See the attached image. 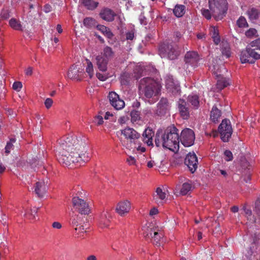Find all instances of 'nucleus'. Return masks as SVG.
<instances>
[{"mask_svg": "<svg viewBox=\"0 0 260 260\" xmlns=\"http://www.w3.org/2000/svg\"><path fill=\"white\" fill-rule=\"evenodd\" d=\"M57 158L59 163L70 166L76 162L84 163L90 159L84 140L69 136L59 141Z\"/></svg>", "mask_w": 260, "mask_h": 260, "instance_id": "1", "label": "nucleus"}, {"mask_svg": "<svg viewBox=\"0 0 260 260\" xmlns=\"http://www.w3.org/2000/svg\"><path fill=\"white\" fill-rule=\"evenodd\" d=\"M155 143L157 147L162 146L172 151L179 149V135L178 129L174 126L167 127L164 133H156Z\"/></svg>", "mask_w": 260, "mask_h": 260, "instance_id": "2", "label": "nucleus"}, {"mask_svg": "<svg viewBox=\"0 0 260 260\" xmlns=\"http://www.w3.org/2000/svg\"><path fill=\"white\" fill-rule=\"evenodd\" d=\"M161 87L158 82L150 77L141 79L139 85V90L147 99L157 96L160 92Z\"/></svg>", "mask_w": 260, "mask_h": 260, "instance_id": "3", "label": "nucleus"}, {"mask_svg": "<svg viewBox=\"0 0 260 260\" xmlns=\"http://www.w3.org/2000/svg\"><path fill=\"white\" fill-rule=\"evenodd\" d=\"M121 135L123 138H121L120 141L122 146L127 149H131L135 146L136 143L139 142L141 135L135 129L129 127L120 130Z\"/></svg>", "mask_w": 260, "mask_h": 260, "instance_id": "4", "label": "nucleus"}, {"mask_svg": "<svg viewBox=\"0 0 260 260\" xmlns=\"http://www.w3.org/2000/svg\"><path fill=\"white\" fill-rule=\"evenodd\" d=\"M158 52L161 58L174 60L179 56L180 51L175 43L164 42L159 45Z\"/></svg>", "mask_w": 260, "mask_h": 260, "instance_id": "5", "label": "nucleus"}, {"mask_svg": "<svg viewBox=\"0 0 260 260\" xmlns=\"http://www.w3.org/2000/svg\"><path fill=\"white\" fill-rule=\"evenodd\" d=\"M209 5L212 15L216 21L225 16L228 9L226 0H209Z\"/></svg>", "mask_w": 260, "mask_h": 260, "instance_id": "6", "label": "nucleus"}, {"mask_svg": "<svg viewBox=\"0 0 260 260\" xmlns=\"http://www.w3.org/2000/svg\"><path fill=\"white\" fill-rule=\"evenodd\" d=\"M243 210L244 211L245 215L248 222L247 224L250 225L254 223L257 229H260V198H258L255 202V211L259 216L258 219H256L252 215L250 209L247 208L246 205L243 207Z\"/></svg>", "mask_w": 260, "mask_h": 260, "instance_id": "7", "label": "nucleus"}, {"mask_svg": "<svg viewBox=\"0 0 260 260\" xmlns=\"http://www.w3.org/2000/svg\"><path fill=\"white\" fill-rule=\"evenodd\" d=\"M218 132L220 135V138L224 142L229 141L233 133V128L230 120L224 119L218 126Z\"/></svg>", "mask_w": 260, "mask_h": 260, "instance_id": "8", "label": "nucleus"}, {"mask_svg": "<svg viewBox=\"0 0 260 260\" xmlns=\"http://www.w3.org/2000/svg\"><path fill=\"white\" fill-rule=\"evenodd\" d=\"M260 253V232L254 234L253 242L248 247L244 253L245 256L249 260H251L252 256Z\"/></svg>", "mask_w": 260, "mask_h": 260, "instance_id": "9", "label": "nucleus"}, {"mask_svg": "<svg viewBox=\"0 0 260 260\" xmlns=\"http://www.w3.org/2000/svg\"><path fill=\"white\" fill-rule=\"evenodd\" d=\"M180 141L185 147H190L194 144L195 135L190 128L183 129L180 135Z\"/></svg>", "mask_w": 260, "mask_h": 260, "instance_id": "10", "label": "nucleus"}, {"mask_svg": "<svg viewBox=\"0 0 260 260\" xmlns=\"http://www.w3.org/2000/svg\"><path fill=\"white\" fill-rule=\"evenodd\" d=\"M74 207L78 210L81 214H88L90 212V209L88 204L84 200L78 197H74L72 199Z\"/></svg>", "mask_w": 260, "mask_h": 260, "instance_id": "11", "label": "nucleus"}, {"mask_svg": "<svg viewBox=\"0 0 260 260\" xmlns=\"http://www.w3.org/2000/svg\"><path fill=\"white\" fill-rule=\"evenodd\" d=\"M201 58L197 52L188 51L185 55L184 61L187 67L190 66L193 68L198 67Z\"/></svg>", "mask_w": 260, "mask_h": 260, "instance_id": "12", "label": "nucleus"}, {"mask_svg": "<svg viewBox=\"0 0 260 260\" xmlns=\"http://www.w3.org/2000/svg\"><path fill=\"white\" fill-rule=\"evenodd\" d=\"M84 74L83 69L78 67V65L73 64L69 70L68 76L71 79L80 81L84 78Z\"/></svg>", "mask_w": 260, "mask_h": 260, "instance_id": "13", "label": "nucleus"}, {"mask_svg": "<svg viewBox=\"0 0 260 260\" xmlns=\"http://www.w3.org/2000/svg\"><path fill=\"white\" fill-rule=\"evenodd\" d=\"M240 59L242 63H254L256 60L248 46L245 49L242 50L240 54Z\"/></svg>", "mask_w": 260, "mask_h": 260, "instance_id": "14", "label": "nucleus"}, {"mask_svg": "<svg viewBox=\"0 0 260 260\" xmlns=\"http://www.w3.org/2000/svg\"><path fill=\"white\" fill-rule=\"evenodd\" d=\"M110 103L112 107L116 110H120L125 106V103L114 91L110 92L108 95Z\"/></svg>", "mask_w": 260, "mask_h": 260, "instance_id": "15", "label": "nucleus"}, {"mask_svg": "<svg viewBox=\"0 0 260 260\" xmlns=\"http://www.w3.org/2000/svg\"><path fill=\"white\" fill-rule=\"evenodd\" d=\"M184 164L187 166L189 170L193 173L198 168V160L196 155L193 153H188L184 160Z\"/></svg>", "mask_w": 260, "mask_h": 260, "instance_id": "16", "label": "nucleus"}, {"mask_svg": "<svg viewBox=\"0 0 260 260\" xmlns=\"http://www.w3.org/2000/svg\"><path fill=\"white\" fill-rule=\"evenodd\" d=\"M169 103L166 98H162L157 105L156 114L158 116L164 115L169 110Z\"/></svg>", "mask_w": 260, "mask_h": 260, "instance_id": "17", "label": "nucleus"}, {"mask_svg": "<svg viewBox=\"0 0 260 260\" xmlns=\"http://www.w3.org/2000/svg\"><path fill=\"white\" fill-rule=\"evenodd\" d=\"M131 209V203L127 201H123L119 202L116 206V212L120 216H124L128 213Z\"/></svg>", "mask_w": 260, "mask_h": 260, "instance_id": "18", "label": "nucleus"}, {"mask_svg": "<svg viewBox=\"0 0 260 260\" xmlns=\"http://www.w3.org/2000/svg\"><path fill=\"white\" fill-rule=\"evenodd\" d=\"M178 108L181 116L184 119H187L189 116V109L185 100L180 99L178 102Z\"/></svg>", "mask_w": 260, "mask_h": 260, "instance_id": "19", "label": "nucleus"}, {"mask_svg": "<svg viewBox=\"0 0 260 260\" xmlns=\"http://www.w3.org/2000/svg\"><path fill=\"white\" fill-rule=\"evenodd\" d=\"M100 16L103 20L108 22H111L114 20L116 14L112 10L106 8L101 11Z\"/></svg>", "mask_w": 260, "mask_h": 260, "instance_id": "20", "label": "nucleus"}, {"mask_svg": "<svg viewBox=\"0 0 260 260\" xmlns=\"http://www.w3.org/2000/svg\"><path fill=\"white\" fill-rule=\"evenodd\" d=\"M256 60L260 59V38L252 41L248 45Z\"/></svg>", "mask_w": 260, "mask_h": 260, "instance_id": "21", "label": "nucleus"}, {"mask_svg": "<svg viewBox=\"0 0 260 260\" xmlns=\"http://www.w3.org/2000/svg\"><path fill=\"white\" fill-rule=\"evenodd\" d=\"M47 185L44 181H41L36 182L35 187V191L39 197H43L47 191Z\"/></svg>", "mask_w": 260, "mask_h": 260, "instance_id": "22", "label": "nucleus"}, {"mask_svg": "<svg viewBox=\"0 0 260 260\" xmlns=\"http://www.w3.org/2000/svg\"><path fill=\"white\" fill-rule=\"evenodd\" d=\"M157 229L151 223H146L142 228L143 234L146 239H149Z\"/></svg>", "mask_w": 260, "mask_h": 260, "instance_id": "23", "label": "nucleus"}, {"mask_svg": "<svg viewBox=\"0 0 260 260\" xmlns=\"http://www.w3.org/2000/svg\"><path fill=\"white\" fill-rule=\"evenodd\" d=\"M111 217V216L108 210L104 211L99 219V224L101 227L103 228L109 226Z\"/></svg>", "mask_w": 260, "mask_h": 260, "instance_id": "24", "label": "nucleus"}, {"mask_svg": "<svg viewBox=\"0 0 260 260\" xmlns=\"http://www.w3.org/2000/svg\"><path fill=\"white\" fill-rule=\"evenodd\" d=\"M154 133L150 128H146L142 135V140L148 146H152V138Z\"/></svg>", "mask_w": 260, "mask_h": 260, "instance_id": "25", "label": "nucleus"}, {"mask_svg": "<svg viewBox=\"0 0 260 260\" xmlns=\"http://www.w3.org/2000/svg\"><path fill=\"white\" fill-rule=\"evenodd\" d=\"M163 237V233L161 232H158V230L156 229L150 239L153 244L159 246L162 242Z\"/></svg>", "mask_w": 260, "mask_h": 260, "instance_id": "26", "label": "nucleus"}, {"mask_svg": "<svg viewBox=\"0 0 260 260\" xmlns=\"http://www.w3.org/2000/svg\"><path fill=\"white\" fill-rule=\"evenodd\" d=\"M166 198V193L163 191L162 189L160 187L156 188L155 193L153 194V200L157 204L161 203L162 201Z\"/></svg>", "mask_w": 260, "mask_h": 260, "instance_id": "27", "label": "nucleus"}, {"mask_svg": "<svg viewBox=\"0 0 260 260\" xmlns=\"http://www.w3.org/2000/svg\"><path fill=\"white\" fill-rule=\"evenodd\" d=\"M246 14L251 21L256 20L260 16V10L256 8L250 7L247 11Z\"/></svg>", "mask_w": 260, "mask_h": 260, "instance_id": "28", "label": "nucleus"}, {"mask_svg": "<svg viewBox=\"0 0 260 260\" xmlns=\"http://www.w3.org/2000/svg\"><path fill=\"white\" fill-rule=\"evenodd\" d=\"M96 63L99 70L102 72H105L107 70V66L108 62V59L102 56H98L96 57Z\"/></svg>", "mask_w": 260, "mask_h": 260, "instance_id": "29", "label": "nucleus"}, {"mask_svg": "<svg viewBox=\"0 0 260 260\" xmlns=\"http://www.w3.org/2000/svg\"><path fill=\"white\" fill-rule=\"evenodd\" d=\"M210 34L214 43L218 45L220 42V38L219 35V30L217 27L211 26L210 28Z\"/></svg>", "mask_w": 260, "mask_h": 260, "instance_id": "30", "label": "nucleus"}, {"mask_svg": "<svg viewBox=\"0 0 260 260\" xmlns=\"http://www.w3.org/2000/svg\"><path fill=\"white\" fill-rule=\"evenodd\" d=\"M187 102L193 109H197L200 106L199 96L197 95H189L187 98Z\"/></svg>", "mask_w": 260, "mask_h": 260, "instance_id": "31", "label": "nucleus"}, {"mask_svg": "<svg viewBox=\"0 0 260 260\" xmlns=\"http://www.w3.org/2000/svg\"><path fill=\"white\" fill-rule=\"evenodd\" d=\"M80 1L81 4L89 10L95 9L99 5L98 2L93 0H80Z\"/></svg>", "mask_w": 260, "mask_h": 260, "instance_id": "32", "label": "nucleus"}, {"mask_svg": "<svg viewBox=\"0 0 260 260\" xmlns=\"http://www.w3.org/2000/svg\"><path fill=\"white\" fill-rule=\"evenodd\" d=\"M98 29L101 31L105 37H106L109 39H112L114 35L113 33L111 31L110 29L102 25H99L97 26Z\"/></svg>", "mask_w": 260, "mask_h": 260, "instance_id": "33", "label": "nucleus"}, {"mask_svg": "<svg viewBox=\"0 0 260 260\" xmlns=\"http://www.w3.org/2000/svg\"><path fill=\"white\" fill-rule=\"evenodd\" d=\"M185 12V6L183 5H177L173 9L174 14L177 17H182Z\"/></svg>", "mask_w": 260, "mask_h": 260, "instance_id": "34", "label": "nucleus"}, {"mask_svg": "<svg viewBox=\"0 0 260 260\" xmlns=\"http://www.w3.org/2000/svg\"><path fill=\"white\" fill-rule=\"evenodd\" d=\"M221 116V111L218 110L216 106H213L211 111V119L214 122L218 121Z\"/></svg>", "mask_w": 260, "mask_h": 260, "instance_id": "35", "label": "nucleus"}, {"mask_svg": "<svg viewBox=\"0 0 260 260\" xmlns=\"http://www.w3.org/2000/svg\"><path fill=\"white\" fill-rule=\"evenodd\" d=\"M229 80L223 77H219L217 82V87L221 90L229 85Z\"/></svg>", "mask_w": 260, "mask_h": 260, "instance_id": "36", "label": "nucleus"}, {"mask_svg": "<svg viewBox=\"0 0 260 260\" xmlns=\"http://www.w3.org/2000/svg\"><path fill=\"white\" fill-rule=\"evenodd\" d=\"M9 24L14 29L17 30H22V26L19 21L15 18H12L9 21Z\"/></svg>", "mask_w": 260, "mask_h": 260, "instance_id": "37", "label": "nucleus"}, {"mask_svg": "<svg viewBox=\"0 0 260 260\" xmlns=\"http://www.w3.org/2000/svg\"><path fill=\"white\" fill-rule=\"evenodd\" d=\"M84 25L88 28L93 27L95 25V20L91 17H86L83 20Z\"/></svg>", "mask_w": 260, "mask_h": 260, "instance_id": "38", "label": "nucleus"}, {"mask_svg": "<svg viewBox=\"0 0 260 260\" xmlns=\"http://www.w3.org/2000/svg\"><path fill=\"white\" fill-rule=\"evenodd\" d=\"M191 184L188 182L184 183L180 189V193L182 195L187 194L191 189Z\"/></svg>", "mask_w": 260, "mask_h": 260, "instance_id": "39", "label": "nucleus"}, {"mask_svg": "<svg viewBox=\"0 0 260 260\" xmlns=\"http://www.w3.org/2000/svg\"><path fill=\"white\" fill-rule=\"evenodd\" d=\"M103 52L105 58L108 60L112 58L114 55V52L112 49L108 46L106 47L104 49Z\"/></svg>", "mask_w": 260, "mask_h": 260, "instance_id": "40", "label": "nucleus"}, {"mask_svg": "<svg viewBox=\"0 0 260 260\" xmlns=\"http://www.w3.org/2000/svg\"><path fill=\"white\" fill-rule=\"evenodd\" d=\"M167 89L175 96H177L180 95V87L178 84H175L172 86V88H167Z\"/></svg>", "mask_w": 260, "mask_h": 260, "instance_id": "41", "label": "nucleus"}, {"mask_svg": "<svg viewBox=\"0 0 260 260\" xmlns=\"http://www.w3.org/2000/svg\"><path fill=\"white\" fill-rule=\"evenodd\" d=\"M221 53L222 55L225 56L226 58L230 57L231 55L230 48L227 43L222 44L221 47Z\"/></svg>", "mask_w": 260, "mask_h": 260, "instance_id": "42", "label": "nucleus"}, {"mask_svg": "<svg viewBox=\"0 0 260 260\" xmlns=\"http://www.w3.org/2000/svg\"><path fill=\"white\" fill-rule=\"evenodd\" d=\"M82 217L80 215H76L73 216L71 219V223L73 226H78L79 225L82 224Z\"/></svg>", "mask_w": 260, "mask_h": 260, "instance_id": "43", "label": "nucleus"}, {"mask_svg": "<svg viewBox=\"0 0 260 260\" xmlns=\"http://www.w3.org/2000/svg\"><path fill=\"white\" fill-rule=\"evenodd\" d=\"M87 67L86 68V72L88 74L90 78H91L93 75V68L92 62L88 59H86Z\"/></svg>", "mask_w": 260, "mask_h": 260, "instance_id": "44", "label": "nucleus"}, {"mask_svg": "<svg viewBox=\"0 0 260 260\" xmlns=\"http://www.w3.org/2000/svg\"><path fill=\"white\" fill-rule=\"evenodd\" d=\"M237 25L240 28L247 27L248 26V24L246 19L243 16L240 17L237 20Z\"/></svg>", "mask_w": 260, "mask_h": 260, "instance_id": "45", "label": "nucleus"}, {"mask_svg": "<svg viewBox=\"0 0 260 260\" xmlns=\"http://www.w3.org/2000/svg\"><path fill=\"white\" fill-rule=\"evenodd\" d=\"M16 141L15 139L12 138L9 142H7V145L5 147V153L6 154H8L11 152V150L13 148V143Z\"/></svg>", "mask_w": 260, "mask_h": 260, "instance_id": "46", "label": "nucleus"}, {"mask_svg": "<svg viewBox=\"0 0 260 260\" xmlns=\"http://www.w3.org/2000/svg\"><path fill=\"white\" fill-rule=\"evenodd\" d=\"M88 228V224L87 222H83V223L79 225L75 228L76 231H78L79 233H85L86 230Z\"/></svg>", "mask_w": 260, "mask_h": 260, "instance_id": "47", "label": "nucleus"}, {"mask_svg": "<svg viewBox=\"0 0 260 260\" xmlns=\"http://www.w3.org/2000/svg\"><path fill=\"white\" fill-rule=\"evenodd\" d=\"M176 84L174 82L173 77L170 75H168L166 77V86L167 88H172V86Z\"/></svg>", "mask_w": 260, "mask_h": 260, "instance_id": "48", "label": "nucleus"}, {"mask_svg": "<svg viewBox=\"0 0 260 260\" xmlns=\"http://www.w3.org/2000/svg\"><path fill=\"white\" fill-rule=\"evenodd\" d=\"M131 119L133 122L137 121L140 118L139 112L136 110H133L131 113Z\"/></svg>", "mask_w": 260, "mask_h": 260, "instance_id": "49", "label": "nucleus"}, {"mask_svg": "<svg viewBox=\"0 0 260 260\" xmlns=\"http://www.w3.org/2000/svg\"><path fill=\"white\" fill-rule=\"evenodd\" d=\"M93 122L97 126L101 125L104 122L103 116L101 115H96L94 117Z\"/></svg>", "mask_w": 260, "mask_h": 260, "instance_id": "50", "label": "nucleus"}, {"mask_svg": "<svg viewBox=\"0 0 260 260\" xmlns=\"http://www.w3.org/2000/svg\"><path fill=\"white\" fill-rule=\"evenodd\" d=\"M257 30L255 28H250L245 32V35L248 38H251L256 35Z\"/></svg>", "mask_w": 260, "mask_h": 260, "instance_id": "51", "label": "nucleus"}, {"mask_svg": "<svg viewBox=\"0 0 260 260\" xmlns=\"http://www.w3.org/2000/svg\"><path fill=\"white\" fill-rule=\"evenodd\" d=\"M224 159L226 161H229L233 159V154L232 152L229 150H226L224 152Z\"/></svg>", "mask_w": 260, "mask_h": 260, "instance_id": "52", "label": "nucleus"}, {"mask_svg": "<svg viewBox=\"0 0 260 260\" xmlns=\"http://www.w3.org/2000/svg\"><path fill=\"white\" fill-rule=\"evenodd\" d=\"M202 14L207 19L209 20L211 18V14L210 11L208 9H203L201 10Z\"/></svg>", "mask_w": 260, "mask_h": 260, "instance_id": "53", "label": "nucleus"}, {"mask_svg": "<svg viewBox=\"0 0 260 260\" xmlns=\"http://www.w3.org/2000/svg\"><path fill=\"white\" fill-rule=\"evenodd\" d=\"M96 76L100 81H106L108 78V75L106 74H102L100 73H96Z\"/></svg>", "mask_w": 260, "mask_h": 260, "instance_id": "54", "label": "nucleus"}, {"mask_svg": "<svg viewBox=\"0 0 260 260\" xmlns=\"http://www.w3.org/2000/svg\"><path fill=\"white\" fill-rule=\"evenodd\" d=\"M22 87V84L20 82H15L13 84V89L19 91Z\"/></svg>", "mask_w": 260, "mask_h": 260, "instance_id": "55", "label": "nucleus"}, {"mask_svg": "<svg viewBox=\"0 0 260 260\" xmlns=\"http://www.w3.org/2000/svg\"><path fill=\"white\" fill-rule=\"evenodd\" d=\"M53 100L51 98H47L46 99L44 104L46 108L49 109L52 105Z\"/></svg>", "mask_w": 260, "mask_h": 260, "instance_id": "56", "label": "nucleus"}, {"mask_svg": "<svg viewBox=\"0 0 260 260\" xmlns=\"http://www.w3.org/2000/svg\"><path fill=\"white\" fill-rule=\"evenodd\" d=\"M126 161L129 165H133L135 164L136 160L134 157L129 156L126 159Z\"/></svg>", "mask_w": 260, "mask_h": 260, "instance_id": "57", "label": "nucleus"}, {"mask_svg": "<svg viewBox=\"0 0 260 260\" xmlns=\"http://www.w3.org/2000/svg\"><path fill=\"white\" fill-rule=\"evenodd\" d=\"M134 37V33L133 31L127 32L126 34V38L127 40H132Z\"/></svg>", "mask_w": 260, "mask_h": 260, "instance_id": "58", "label": "nucleus"}, {"mask_svg": "<svg viewBox=\"0 0 260 260\" xmlns=\"http://www.w3.org/2000/svg\"><path fill=\"white\" fill-rule=\"evenodd\" d=\"M52 225L53 228L56 229H60L61 228V224L59 222H54Z\"/></svg>", "mask_w": 260, "mask_h": 260, "instance_id": "59", "label": "nucleus"}, {"mask_svg": "<svg viewBox=\"0 0 260 260\" xmlns=\"http://www.w3.org/2000/svg\"><path fill=\"white\" fill-rule=\"evenodd\" d=\"M2 18L7 19L9 17V14L7 11H3L1 13Z\"/></svg>", "mask_w": 260, "mask_h": 260, "instance_id": "60", "label": "nucleus"}, {"mask_svg": "<svg viewBox=\"0 0 260 260\" xmlns=\"http://www.w3.org/2000/svg\"><path fill=\"white\" fill-rule=\"evenodd\" d=\"M158 213V210L156 208H153L151 209L149 212V215L151 216H153L156 215Z\"/></svg>", "mask_w": 260, "mask_h": 260, "instance_id": "61", "label": "nucleus"}, {"mask_svg": "<svg viewBox=\"0 0 260 260\" xmlns=\"http://www.w3.org/2000/svg\"><path fill=\"white\" fill-rule=\"evenodd\" d=\"M32 73V68L28 67L25 71V74L27 76H30Z\"/></svg>", "mask_w": 260, "mask_h": 260, "instance_id": "62", "label": "nucleus"}, {"mask_svg": "<svg viewBox=\"0 0 260 260\" xmlns=\"http://www.w3.org/2000/svg\"><path fill=\"white\" fill-rule=\"evenodd\" d=\"M251 180V176L248 172L247 175L244 176V180L246 183H248Z\"/></svg>", "mask_w": 260, "mask_h": 260, "instance_id": "63", "label": "nucleus"}, {"mask_svg": "<svg viewBox=\"0 0 260 260\" xmlns=\"http://www.w3.org/2000/svg\"><path fill=\"white\" fill-rule=\"evenodd\" d=\"M86 260H97V258L94 255H90L86 258Z\"/></svg>", "mask_w": 260, "mask_h": 260, "instance_id": "64", "label": "nucleus"}]
</instances>
